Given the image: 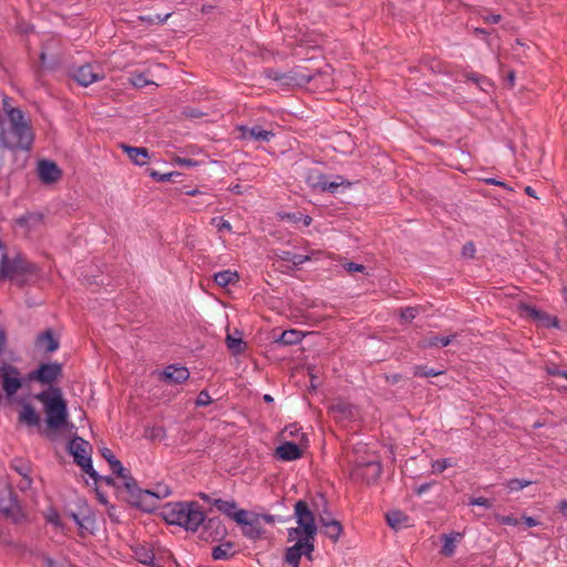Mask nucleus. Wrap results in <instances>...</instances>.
<instances>
[{
	"label": "nucleus",
	"mask_w": 567,
	"mask_h": 567,
	"mask_svg": "<svg viewBox=\"0 0 567 567\" xmlns=\"http://www.w3.org/2000/svg\"><path fill=\"white\" fill-rule=\"evenodd\" d=\"M212 403V398L207 390H202L196 399V406H207Z\"/></svg>",
	"instance_id": "nucleus-47"
},
{
	"label": "nucleus",
	"mask_w": 567,
	"mask_h": 567,
	"mask_svg": "<svg viewBox=\"0 0 567 567\" xmlns=\"http://www.w3.org/2000/svg\"><path fill=\"white\" fill-rule=\"evenodd\" d=\"M302 333L297 330H286L284 331L277 341L285 346H292L301 342Z\"/></svg>",
	"instance_id": "nucleus-35"
},
{
	"label": "nucleus",
	"mask_w": 567,
	"mask_h": 567,
	"mask_svg": "<svg viewBox=\"0 0 567 567\" xmlns=\"http://www.w3.org/2000/svg\"><path fill=\"white\" fill-rule=\"evenodd\" d=\"M203 525L205 532L209 533L213 540H219L227 534V529L219 517H210L207 520L205 519Z\"/></svg>",
	"instance_id": "nucleus-21"
},
{
	"label": "nucleus",
	"mask_w": 567,
	"mask_h": 567,
	"mask_svg": "<svg viewBox=\"0 0 567 567\" xmlns=\"http://www.w3.org/2000/svg\"><path fill=\"white\" fill-rule=\"evenodd\" d=\"M417 315V309L413 307H406L401 312V318L404 321H412Z\"/></svg>",
	"instance_id": "nucleus-49"
},
{
	"label": "nucleus",
	"mask_w": 567,
	"mask_h": 567,
	"mask_svg": "<svg viewBox=\"0 0 567 567\" xmlns=\"http://www.w3.org/2000/svg\"><path fill=\"white\" fill-rule=\"evenodd\" d=\"M135 559L146 566L159 567L155 561L153 549L148 545H137L133 548Z\"/></svg>",
	"instance_id": "nucleus-22"
},
{
	"label": "nucleus",
	"mask_w": 567,
	"mask_h": 567,
	"mask_svg": "<svg viewBox=\"0 0 567 567\" xmlns=\"http://www.w3.org/2000/svg\"><path fill=\"white\" fill-rule=\"evenodd\" d=\"M530 484H532V481L520 480V478H512V480L507 481L506 487L512 493V492L522 491L523 488L529 486Z\"/></svg>",
	"instance_id": "nucleus-43"
},
{
	"label": "nucleus",
	"mask_w": 567,
	"mask_h": 567,
	"mask_svg": "<svg viewBox=\"0 0 567 567\" xmlns=\"http://www.w3.org/2000/svg\"><path fill=\"white\" fill-rule=\"evenodd\" d=\"M100 453L102 457L109 463L112 473L122 481V485L128 493H133L135 489H137L136 481L131 475L130 471L122 465V463L115 457L109 447H102Z\"/></svg>",
	"instance_id": "nucleus-9"
},
{
	"label": "nucleus",
	"mask_w": 567,
	"mask_h": 567,
	"mask_svg": "<svg viewBox=\"0 0 567 567\" xmlns=\"http://www.w3.org/2000/svg\"><path fill=\"white\" fill-rule=\"evenodd\" d=\"M382 473V466L378 461H369L358 464L352 475L357 478L365 481L368 484L374 483Z\"/></svg>",
	"instance_id": "nucleus-17"
},
{
	"label": "nucleus",
	"mask_w": 567,
	"mask_h": 567,
	"mask_svg": "<svg viewBox=\"0 0 567 567\" xmlns=\"http://www.w3.org/2000/svg\"><path fill=\"white\" fill-rule=\"evenodd\" d=\"M243 344L244 342L241 339V333L239 331H236V336L227 334L226 346L233 354H239L244 349Z\"/></svg>",
	"instance_id": "nucleus-36"
},
{
	"label": "nucleus",
	"mask_w": 567,
	"mask_h": 567,
	"mask_svg": "<svg viewBox=\"0 0 567 567\" xmlns=\"http://www.w3.org/2000/svg\"><path fill=\"white\" fill-rule=\"evenodd\" d=\"M213 505L223 514H225L227 517L231 518L236 522V515L239 512V508H237V503L235 501H225L221 498H214Z\"/></svg>",
	"instance_id": "nucleus-26"
},
{
	"label": "nucleus",
	"mask_w": 567,
	"mask_h": 567,
	"mask_svg": "<svg viewBox=\"0 0 567 567\" xmlns=\"http://www.w3.org/2000/svg\"><path fill=\"white\" fill-rule=\"evenodd\" d=\"M165 518L169 524L196 532L204 524L205 514L196 502H178L165 507Z\"/></svg>",
	"instance_id": "nucleus-2"
},
{
	"label": "nucleus",
	"mask_w": 567,
	"mask_h": 567,
	"mask_svg": "<svg viewBox=\"0 0 567 567\" xmlns=\"http://www.w3.org/2000/svg\"><path fill=\"white\" fill-rule=\"evenodd\" d=\"M72 78L82 86H89L94 82L104 79L103 72L100 68L93 64H84L73 70Z\"/></svg>",
	"instance_id": "nucleus-15"
},
{
	"label": "nucleus",
	"mask_w": 567,
	"mask_h": 567,
	"mask_svg": "<svg viewBox=\"0 0 567 567\" xmlns=\"http://www.w3.org/2000/svg\"><path fill=\"white\" fill-rule=\"evenodd\" d=\"M131 495H134L138 498L145 496V497H154V498H164L167 497L171 494V489L167 486L158 485L156 487V491H142L137 487L133 493H130Z\"/></svg>",
	"instance_id": "nucleus-29"
},
{
	"label": "nucleus",
	"mask_w": 567,
	"mask_h": 567,
	"mask_svg": "<svg viewBox=\"0 0 567 567\" xmlns=\"http://www.w3.org/2000/svg\"><path fill=\"white\" fill-rule=\"evenodd\" d=\"M35 344L39 349H43L49 353L54 352L59 348V341L50 329H47L37 337Z\"/></svg>",
	"instance_id": "nucleus-24"
},
{
	"label": "nucleus",
	"mask_w": 567,
	"mask_h": 567,
	"mask_svg": "<svg viewBox=\"0 0 567 567\" xmlns=\"http://www.w3.org/2000/svg\"><path fill=\"white\" fill-rule=\"evenodd\" d=\"M443 370H435L432 368H427L426 365H415L413 367L414 377L427 378V377H437L443 374Z\"/></svg>",
	"instance_id": "nucleus-40"
},
{
	"label": "nucleus",
	"mask_w": 567,
	"mask_h": 567,
	"mask_svg": "<svg viewBox=\"0 0 567 567\" xmlns=\"http://www.w3.org/2000/svg\"><path fill=\"white\" fill-rule=\"evenodd\" d=\"M0 380L6 398L12 401L17 392L23 385V379L19 369L12 364L3 363L0 365Z\"/></svg>",
	"instance_id": "nucleus-7"
},
{
	"label": "nucleus",
	"mask_w": 567,
	"mask_h": 567,
	"mask_svg": "<svg viewBox=\"0 0 567 567\" xmlns=\"http://www.w3.org/2000/svg\"><path fill=\"white\" fill-rule=\"evenodd\" d=\"M210 224L214 227H216V229L219 233H223V231L231 233L233 231V227H231L230 223L228 220H226L224 217H213L210 219Z\"/></svg>",
	"instance_id": "nucleus-44"
},
{
	"label": "nucleus",
	"mask_w": 567,
	"mask_h": 567,
	"mask_svg": "<svg viewBox=\"0 0 567 567\" xmlns=\"http://www.w3.org/2000/svg\"><path fill=\"white\" fill-rule=\"evenodd\" d=\"M468 505L471 506H481V507H484V508H492L493 507V503L485 498V497H473L470 499L468 502Z\"/></svg>",
	"instance_id": "nucleus-48"
},
{
	"label": "nucleus",
	"mask_w": 567,
	"mask_h": 567,
	"mask_svg": "<svg viewBox=\"0 0 567 567\" xmlns=\"http://www.w3.org/2000/svg\"><path fill=\"white\" fill-rule=\"evenodd\" d=\"M35 399L43 404L48 426L52 430L62 429L68 420V409L61 389L51 386L38 393Z\"/></svg>",
	"instance_id": "nucleus-3"
},
{
	"label": "nucleus",
	"mask_w": 567,
	"mask_h": 567,
	"mask_svg": "<svg viewBox=\"0 0 567 567\" xmlns=\"http://www.w3.org/2000/svg\"><path fill=\"white\" fill-rule=\"evenodd\" d=\"M276 455L282 461H295L301 457L300 446L295 442H285L276 449Z\"/></svg>",
	"instance_id": "nucleus-20"
},
{
	"label": "nucleus",
	"mask_w": 567,
	"mask_h": 567,
	"mask_svg": "<svg viewBox=\"0 0 567 567\" xmlns=\"http://www.w3.org/2000/svg\"><path fill=\"white\" fill-rule=\"evenodd\" d=\"M148 175L157 181V182H169L173 175H178V173L169 172V173H159L155 169H150Z\"/></svg>",
	"instance_id": "nucleus-45"
},
{
	"label": "nucleus",
	"mask_w": 567,
	"mask_h": 567,
	"mask_svg": "<svg viewBox=\"0 0 567 567\" xmlns=\"http://www.w3.org/2000/svg\"><path fill=\"white\" fill-rule=\"evenodd\" d=\"M302 536H303V530L299 525H298V527H292V528L288 529V539L290 542L295 540V539H299Z\"/></svg>",
	"instance_id": "nucleus-52"
},
{
	"label": "nucleus",
	"mask_w": 567,
	"mask_h": 567,
	"mask_svg": "<svg viewBox=\"0 0 567 567\" xmlns=\"http://www.w3.org/2000/svg\"><path fill=\"white\" fill-rule=\"evenodd\" d=\"M210 198H212L210 194H205L204 196H202V198L199 200L189 202V203H187V205L192 210L198 212L203 208H206V207H209L210 205H213V202L210 200Z\"/></svg>",
	"instance_id": "nucleus-42"
},
{
	"label": "nucleus",
	"mask_w": 567,
	"mask_h": 567,
	"mask_svg": "<svg viewBox=\"0 0 567 567\" xmlns=\"http://www.w3.org/2000/svg\"><path fill=\"white\" fill-rule=\"evenodd\" d=\"M276 257L282 261L291 262L295 267L300 266L309 260V257L301 254H296L289 250L276 251Z\"/></svg>",
	"instance_id": "nucleus-28"
},
{
	"label": "nucleus",
	"mask_w": 567,
	"mask_h": 567,
	"mask_svg": "<svg viewBox=\"0 0 567 567\" xmlns=\"http://www.w3.org/2000/svg\"><path fill=\"white\" fill-rule=\"evenodd\" d=\"M35 218V215L33 214H27V215H23V216H20L18 219H17V224L21 227H27L29 225V221L31 219H34Z\"/></svg>",
	"instance_id": "nucleus-56"
},
{
	"label": "nucleus",
	"mask_w": 567,
	"mask_h": 567,
	"mask_svg": "<svg viewBox=\"0 0 567 567\" xmlns=\"http://www.w3.org/2000/svg\"><path fill=\"white\" fill-rule=\"evenodd\" d=\"M90 450V443L80 436L73 437L68 444V451L73 456L75 464L90 477L97 481L99 473L93 468Z\"/></svg>",
	"instance_id": "nucleus-6"
},
{
	"label": "nucleus",
	"mask_w": 567,
	"mask_h": 567,
	"mask_svg": "<svg viewBox=\"0 0 567 567\" xmlns=\"http://www.w3.org/2000/svg\"><path fill=\"white\" fill-rule=\"evenodd\" d=\"M434 484H435V482H427V483H423V484L419 485L415 488L416 495L421 496L422 494L427 492Z\"/></svg>",
	"instance_id": "nucleus-58"
},
{
	"label": "nucleus",
	"mask_w": 567,
	"mask_h": 567,
	"mask_svg": "<svg viewBox=\"0 0 567 567\" xmlns=\"http://www.w3.org/2000/svg\"><path fill=\"white\" fill-rule=\"evenodd\" d=\"M19 422L34 427L40 425L41 419L35 409L31 404L25 403L19 413Z\"/></svg>",
	"instance_id": "nucleus-23"
},
{
	"label": "nucleus",
	"mask_w": 567,
	"mask_h": 567,
	"mask_svg": "<svg viewBox=\"0 0 567 567\" xmlns=\"http://www.w3.org/2000/svg\"><path fill=\"white\" fill-rule=\"evenodd\" d=\"M475 252V245L472 241L466 243L462 248V255L464 257L474 258Z\"/></svg>",
	"instance_id": "nucleus-51"
},
{
	"label": "nucleus",
	"mask_w": 567,
	"mask_h": 567,
	"mask_svg": "<svg viewBox=\"0 0 567 567\" xmlns=\"http://www.w3.org/2000/svg\"><path fill=\"white\" fill-rule=\"evenodd\" d=\"M233 547L234 544L231 542H226L219 546H216L212 550V557L215 560L229 559L230 557L234 556V551H231Z\"/></svg>",
	"instance_id": "nucleus-31"
},
{
	"label": "nucleus",
	"mask_w": 567,
	"mask_h": 567,
	"mask_svg": "<svg viewBox=\"0 0 567 567\" xmlns=\"http://www.w3.org/2000/svg\"><path fill=\"white\" fill-rule=\"evenodd\" d=\"M238 280V274L229 269L218 271L214 275V281L219 287H227L228 285Z\"/></svg>",
	"instance_id": "nucleus-30"
},
{
	"label": "nucleus",
	"mask_w": 567,
	"mask_h": 567,
	"mask_svg": "<svg viewBox=\"0 0 567 567\" xmlns=\"http://www.w3.org/2000/svg\"><path fill=\"white\" fill-rule=\"evenodd\" d=\"M524 523L527 527H535L538 525V520L530 516H524Z\"/></svg>",
	"instance_id": "nucleus-64"
},
{
	"label": "nucleus",
	"mask_w": 567,
	"mask_h": 567,
	"mask_svg": "<svg viewBox=\"0 0 567 567\" xmlns=\"http://www.w3.org/2000/svg\"><path fill=\"white\" fill-rule=\"evenodd\" d=\"M39 274V267L29 261L21 255H17L10 259L6 254L0 261V277L8 279H17L24 276H35Z\"/></svg>",
	"instance_id": "nucleus-5"
},
{
	"label": "nucleus",
	"mask_w": 567,
	"mask_h": 567,
	"mask_svg": "<svg viewBox=\"0 0 567 567\" xmlns=\"http://www.w3.org/2000/svg\"><path fill=\"white\" fill-rule=\"evenodd\" d=\"M189 378V371L186 367L169 364L161 372V379L171 384H182Z\"/></svg>",
	"instance_id": "nucleus-18"
},
{
	"label": "nucleus",
	"mask_w": 567,
	"mask_h": 567,
	"mask_svg": "<svg viewBox=\"0 0 567 567\" xmlns=\"http://www.w3.org/2000/svg\"><path fill=\"white\" fill-rule=\"evenodd\" d=\"M545 370L547 374L553 377H560V373L563 372V370L557 364L554 363L547 364Z\"/></svg>",
	"instance_id": "nucleus-55"
},
{
	"label": "nucleus",
	"mask_w": 567,
	"mask_h": 567,
	"mask_svg": "<svg viewBox=\"0 0 567 567\" xmlns=\"http://www.w3.org/2000/svg\"><path fill=\"white\" fill-rule=\"evenodd\" d=\"M467 80L475 82L477 84L482 82H486V79L484 76L478 75L477 73H470L467 74Z\"/></svg>",
	"instance_id": "nucleus-62"
},
{
	"label": "nucleus",
	"mask_w": 567,
	"mask_h": 567,
	"mask_svg": "<svg viewBox=\"0 0 567 567\" xmlns=\"http://www.w3.org/2000/svg\"><path fill=\"white\" fill-rule=\"evenodd\" d=\"M343 268L349 274L357 272V271L362 272L365 270V267L363 265L357 264L353 261H349V262L344 264Z\"/></svg>",
	"instance_id": "nucleus-50"
},
{
	"label": "nucleus",
	"mask_w": 567,
	"mask_h": 567,
	"mask_svg": "<svg viewBox=\"0 0 567 567\" xmlns=\"http://www.w3.org/2000/svg\"><path fill=\"white\" fill-rule=\"evenodd\" d=\"M455 337H456V334H451V336H445V337L432 336L424 341L423 347L424 348L447 347L453 341V339Z\"/></svg>",
	"instance_id": "nucleus-37"
},
{
	"label": "nucleus",
	"mask_w": 567,
	"mask_h": 567,
	"mask_svg": "<svg viewBox=\"0 0 567 567\" xmlns=\"http://www.w3.org/2000/svg\"><path fill=\"white\" fill-rule=\"evenodd\" d=\"M0 514L9 522L21 525L28 522V515L11 487L0 488Z\"/></svg>",
	"instance_id": "nucleus-4"
},
{
	"label": "nucleus",
	"mask_w": 567,
	"mask_h": 567,
	"mask_svg": "<svg viewBox=\"0 0 567 567\" xmlns=\"http://www.w3.org/2000/svg\"><path fill=\"white\" fill-rule=\"evenodd\" d=\"M295 517L297 519V524L302 528L303 534H307L311 537V535H317V525L315 520V515L310 511L309 505L306 501H298L295 505Z\"/></svg>",
	"instance_id": "nucleus-11"
},
{
	"label": "nucleus",
	"mask_w": 567,
	"mask_h": 567,
	"mask_svg": "<svg viewBox=\"0 0 567 567\" xmlns=\"http://www.w3.org/2000/svg\"><path fill=\"white\" fill-rule=\"evenodd\" d=\"M236 130L239 135L238 138L245 142H265L268 143L275 137L271 130H265L261 125H237Z\"/></svg>",
	"instance_id": "nucleus-12"
},
{
	"label": "nucleus",
	"mask_w": 567,
	"mask_h": 567,
	"mask_svg": "<svg viewBox=\"0 0 567 567\" xmlns=\"http://www.w3.org/2000/svg\"><path fill=\"white\" fill-rule=\"evenodd\" d=\"M257 516L259 517V522L264 520L265 523L270 525L275 524L276 522H281V518L279 516L271 514H257Z\"/></svg>",
	"instance_id": "nucleus-53"
},
{
	"label": "nucleus",
	"mask_w": 567,
	"mask_h": 567,
	"mask_svg": "<svg viewBox=\"0 0 567 567\" xmlns=\"http://www.w3.org/2000/svg\"><path fill=\"white\" fill-rule=\"evenodd\" d=\"M319 523L321 527L323 528L324 535L330 538L332 542H338L342 532L343 527L341 523L330 516V514L327 515H320Z\"/></svg>",
	"instance_id": "nucleus-19"
},
{
	"label": "nucleus",
	"mask_w": 567,
	"mask_h": 567,
	"mask_svg": "<svg viewBox=\"0 0 567 567\" xmlns=\"http://www.w3.org/2000/svg\"><path fill=\"white\" fill-rule=\"evenodd\" d=\"M315 540L316 535H311L310 537L307 534H303V536L298 539V543L301 544L302 555L310 557L311 553L315 550Z\"/></svg>",
	"instance_id": "nucleus-39"
},
{
	"label": "nucleus",
	"mask_w": 567,
	"mask_h": 567,
	"mask_svg": "<svg viewBox=\"0 0 567 567\" xmlns=\"http://www.w3.org/2000/svg\"><path fill=\"white\" fill-rule=\"evenodd\" d=\"M48 522L55 525V526H60V515L56 513V512H53L51 513L48 517H47Z\"/></svg>",
	"instance_id": "nucleus-60"
},
{
	"label": "nucleus",
	"mask_w": 567,
	"mask_h": 567,
	"mask_svg": "<svg viewBox=\"0 0 567 567\" xmlns=\"http://www.w3.org/2000/svg\"><path fill=\"white\" fill-rule=\"evenodd\" d=\"M236 523L241 527L243 535L250 540L260 538L265 533L257 514H250L246 509H239Z\"/></svg>",
	"instance_id": "nucleus-10"
},
{
	"label": "nucleus",
	"mask_w": 567,
	"mask_h": 567,
	"mask_svg": "<svg viewBox=\"0 0 567 567\" xmlns=\"http://www.w3.org/2000/svg\"><path fill=\"white\" fill-rule=\"evenodd\" d=\"M122 147L134 164L143 166L147 163V159L150 158L147 148L127 145H123Z\"/></svg>",
	"instance_id": "nucleus-25"
},
{
	"label": "nucleus",
	"mask_w": 567,
	"mask_h": 567,
	"mask_svg": "<svg viewBox=\"0 0 567 567\" xmlns=\"http://www.w3.org/2000/svg\"><path fill=\"white\" fill-rule=\"evenodd\" d=\"M10 101H11V99L9 96H7V95H4L3 99H2V106H3V110L6 111L8 116H9V111L10 110H19L18 107H12L10 105Z\"/></svg>",
	"instance_id": "nucleus-59"
},
{
	"label": "nucleus",
	"mask_w": 567,
	"mask_h": 567,
	"mask_svg": "<svg viewBox=\"0 0 567 567\" xmlns=\"http://www.w3.org/2000/svg\"><path fill=\"white\" fill-rule=\"evenodd\" d=\"M130 82L135 87H143L150 83L143 73H132Z\"/></svg>",
	"instance_id": "nucleus-46"
},
{
	"label": "nucleus",
	"mask_w": 567,
	"mask_h": 567,
	"mask_svg": "<svg viewBox=\"0 0 567 567\" xmlns=\"http://www.w3.org/2000/svg\"><path fill=\"white\" fill-rule=\"evenodd\" d=\"M34 134L21 110H10L9 120L0 128V144L10 151H30Z\"/></svg>",
	"instance_id": "nucleus-1"
},
{
	"label": "nucleus",
	"mask_w": 567,
	"mask_h": 567,
	"mask_svg": "<svg viewBox=\"0 0 567 567\" xmlns=\"http://www.w3.org/2000/svg\"><path fill=\"white\" fill-rule=\"evenodd\" d=\"M305 181L310 188L320 192H329L331 194H334L339 186L346 183L344 178L340 175L336 176L334 181L329 182L327 175L321 173L318 168L307 169Z\"/></svg>",
	"instance_id": "nucleus-8"
},
{
	"label": "nucleus",
	"mask_w": 567,
	"mask_h": 567,
	"mask_svg": "<svg viewBox=\"0 0 567 567\" xmlns=\"http://www.w3.org/2000/svg\"><path fill=\"white\" fill-rule=\"evenodd\" d=\"M12 466L22 476L21 489L29 487L32 482L29 477V465L21 460H14Z\"/></svg>",
	"instance_id": "nucleus-34"
},
{
	"label": "nucleus",
	"mask_w": 567,
	"mask_h": 567,
	"mask_svg": "<svg viewBox=\"0 0 567 567\" xmlns=\"http://www.w3.org/2000/svg\"><path fill=\"white\" fill-rule=\"evenodd\" d=\"M166 434L165 429L162 426H155L150 432V437L156 439V437H164Z\"/></svg>",
	"instance_id": "nucleus-57"
},
{
	"label": "nucleus",
	"mask_w": 567,
	"mask_h": 567,
	"mask_svg": "<svg viewBox=\"0 0 567 567\" xmlns=\"http://www.w3.org/2000/svg\"><path fill=\"white\" fill-rule=\"evenodd\" d=\"M519 310L523 316L533 319L544 328L558 327V319L556 317H551L532 305L522 303Z\"/></svg>",
	"instance_id": "nucleus-16"
},
{
	"label": "nucleus",
	"mask_w": 567,
	"mask_h": 567,
	"mask_svg": "<svg viewBox=\"0 0 567 567\" xmlns=\"http://www.w3.org/2000/svg\"><path fill=\"white\" fill-rule=\"evenodd\" d=\"M301 556H302L301 544H299L297 542L293 546L287 548L286 554H285V561L287 564L300 563Z\"/></svg>",
	"instance_id": "nucleus-38"
},
{
	"label": "nucleus",
	"mask_w": 567,
	"mask_h": 567,
	"mask_svg": "<svg viewBox=\"0 0 567 567\" xmlns=\"http://www.w3.org/2000/svg\"><path fill=\"white\" fill-rule=\"evenodd\" d=\"M388 525L393 529L408 527L409 517L401 511H391L385 515Z\"/></svg>",
	"instance_id": "nucleus-27"
},
{
	"label": "nucleus",
	"mask_w": 567,
	"mask_h": 567,
	"mask_svg": "<svg viewBox=\"0 0 567 567\" xmlns=\"http://www.w3.org/2000/svg\"><path fill=\"white\" fill-rule=\"evenodd\" d=\"M485 22H488V23H498L502 19L501 14H488L486 17L483 18Z\"/></svg>",
	"instance_id": "nucleus-63"
},
{
	"label": "nucleus",
	"mask_w": 567,
	"mask_h": 567,
	"mask_svg": "<svg viewBox=\"0 0 567 567\" xmlns=\"http://www.w3.org/2000/svg\"><path fill=\"white\" fill-rule=\"evenodd\" d=\"M281 219L295 225L301 223L305 227L310 226L312 223V218L309 215L300 212L285 213L281 215Z\"/></svg>",
	"instance_id": "nucleus-33"
},
{
	"label": "nucleus",
	"mask_w": 567,
	"mask_h": 567,
	"mask_svg": "<svg viewBox=\"0 0 567 567\" xmlns=\"http://www.w3.org/2000/svg\"><path fill=\"white\" fill-rule=\"evenodd\" d=\"M454 465H456V463L453 461V458L446 457L433 461L431 467L434 473H442L447 467H452Z\"/></svg>",
	"instance_id": "nucleus-41"
},
{
	"label": "nucleus",
	"mask_w": 567,
	"mask_h": 567,
	"mask_svg": "<svg viewBox=\"0 0 567 567\" xmlns=\"http://www.w3.org/2000/svg\"><path fill=\"white\" fill-rule=\"evenodd\" d=\"M401 374L399 373H393V374H386L385 375V381L390 384H395L398 383L400 380H401Z\"/></svg>",
	"instance_id": "nucleus-61"
},
{
	"label": "nucleus",
	"mask_w": 567,
	"mask_h": 567,
	"mask_svg": "<svg viewBox=\"0 0 567 567\" xmlns=\"http://www.w3.org/2000/svg\"><path fill=\"white\" fill-rule=\"evenodd\" d=\"M39 179L45 185H52L62 177V171L58 164L50 159H39L37 163Z\"/></svg>",
	"instance_id": "nucleus-14"
},
{
	"label": "nucleus",
	"mask_w": 567,
	"mask_h": 567,
	"mask_svg": "<svg viewBox=\"0 0 567 567\" xmlns=\"http://www.w3.org/2000/svg\"><path fill=\"white\" fill-rule=\"evenodd\" d=\"M498 522L503 525H508V526H517L518 525V519L512 515L499 516Z\"/></svg>",
	"instance_id": "nucleus-54"
},
{
	"label": "nucleus",
	"mask_w": 567,
	"mask_h": 567,
	"mask_svg": "<svg viewBox=\"0 0 567 567\" xmlns=\"http://www.w3.org/2000/svg\"><path fill=\"white\" fill-rule=\"evenodd\" d=\"M62 375V365L58 362L40 364L39 368L29 373L30 380H37L43 384H51Z\"/></svg>",
	"instance_id": "nucleus-13"
},
{
	"label": "nucleus",
	"mask_w": 567,
	"mask_h": 567,
	"mask_svg": "<svg viewBox=\"0 0 567 567\" xmlns=\"http://www.w3.org/2000/svg\"><path fill=\"white\" fill-rule=\"evenodd\" d=\"M462 535L460 533L456 534H444L443 535V545L441 548V554L445 557H452L456 549V537H461Z\"/></svg>",
	"instance_id": "nucleus-32"
}]
</instances>
